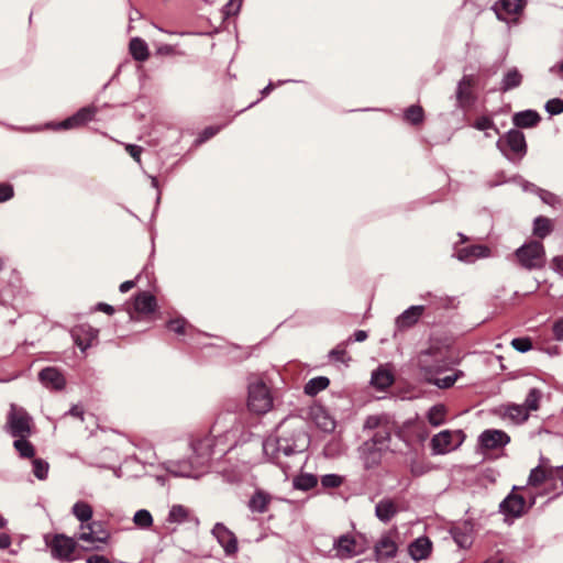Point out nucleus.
Segmentation results:
<instances>
[{
    "label": "nucleus",
    "instance_id": "obj_32",
    "mask_svg": "<svg viewBox=\"0 0 563 563\" xmlns=\"http://www.w3.org/2000/svg\"><path fill=\"white\" fill-rule=\"evenodd\" d=\"M318 478L313 474L302 473L296 476L292 481V485L296 489L299 490H309L317 486Z\"/></svg>",
    "mask_w": 563,
    "mask_h": 563
},
{
    "label": "nucleus",
    "instance_id": "obj_16",
    "mask_svg": "<svg viewBox=\"0 0 563 563\" xmlns=\"http://www.w3.org/2000/svg\"><path fill=\"white\" fill-rule=\"evenodd\" d=\"M41 383L52 389H63L65 386V378L63 374L55 367H45L38 373Z\"/></svg>",
    "mask_w": 563,
    "mask_h": 563
},
{
    "label": "nucleus",
    "instance_id": "obj_41",
    "mask_svg": "<svg viewBox=\"0 0 563 563\" xmlns=\"http://www.w3.org/2000/svg\"><path fill=\"white\" fill-rule=\"evenodd\" d=\"M189 510L181 505H174L168 515V521L181 523L188 519Z\"/></svg>",
    "mask_w": 563,
    "mask_h": 563
},
{
    "label": "nucleus",
    "instance_id": "obj_10",
    "mask_svg": "<svg viewBox=\"0 0 563 563\" xmlns=\"http://www.w3.org/2000/svg\"><path fill=\"white\" fill-rule=\"evenodd\" d=\"M212 533L228 555H232L238 551V539L235 534L223 523H217L212 529Z\"/></svg>",
    "mask_w": 563,
    "mask_h": 563
},
{
    "label": "nucleus",
    "instance_id": "obj_49",
    "mask_svg": "<svg viewBox=\"0 0 563 563\" xmlns=\"http://www.w3.org/2000/svg\"><path fill=\"white\" fill-rule=\"evenodd\" d=\"M511 346L519 352H528L532 349V342L529 338H517L511 341Z\"/></svg>",
    "mask_w": 563,
    "mask_h": 563
},
{
    "label": "nucleus",
    "instance_id": "obj_46",
    "mask_svg": "<svg viewBox=\"0 0 563 563\" xmlns=\"http://www.w3.org/2000/svg\"><path fill=\"white\" fill-rule=\"evenodd\" d=\"M167 328L169 331H173L177 334H186L187 329L190 328V325L187 323V321L185 319L177 318V319L168 321Z\"/></svg>",
    "mask_w": 563,
    "mask_h": 563
},
{
    "label": "nucleus",
    "instance_id": "obj_5",
    "mask_svg": "<svg viewBox=\"0 0 563 563\" xmlns=\"http://www.w3.org/2000/svg\"><path fill=\"white\" fill-rule=\"evenodd\" d=\"M497 145L511 161L520 159L527 153L526 137L523 133L517 129L510 130Z\"/></svg>",
    "mask_w": 563,
    "mask_h": 563
},
{
    "label": "nucleus",
    "instance_id": "obj_21",
    "mask_svg": "<svg viewBox=\"0 0 563 563\" xmlns=\"http://www.w3.org/2000/svg\"><path fill=\"white\" fill-rule=\"evenodd\" d=\"M383 449L384 448L382 446H376L375 443H363L361 450L363 454L364 466L366 468H374L380 464L383 457Z\"/></svg>",
    "mask_w": 563,
    "mask_h": 563
},
{
    "label": "nucleus",
    "instance_id": "obj_23",
    "mask_svg": "<svg viewBox=\"0 0 563 563\" xmlns=\"http://www.w3.org/2000/svg\"><path fill=\"white\" fill-rule=\"evenodd\" d=\"M156 298L148 291H141L134 298V309L139 313H152L156 310Z\"/></svg>",
    "mask_w": 563,
    "mask_h": 563
},
{
    "label": "nucleus",
    "instance_id": "obj_42",
    "mask_svg": "<svg viewBox=\"0 0 563 563\" xmlns=\"http://www.w3.org/2000/svg\"><path fill=\"white\" fill-rule=\"evenodd\" d=\"M133 521L137 527L146 529L152 526L153 517L146 509H141L135 512Z\"/></svg>",
    "mask_w": 563,
    "mask_h": 563
},
{
    "label": "nucleus",
    "instance_id": "obj_44",
    "mask_svg": "<svg viewBox=\"0 0 563 563\" xmlns=\"http://www.w3.org/2000/svg\"><path fill=\"white\" fill-rule=\"evenodd\" d=\"M314 421H316V424L318 426V428H320L324 432H331L335 428L334 420L331 417H329L328 415H325L324 412H322L320 415H316Z\"/></svg>",
    "mask_w": 563,
    "mask_h": 563
},
{
    "label": "nucleus",
    "instance_id": "obj_51",
    "mask_svg": "<svg viewBox=\"0 0 563 563\" xmlns=\"http://www.w3.org/2000/svg\"><path fill=\"white\" fill-rule=\"evenodd\" d=\"M545 109L550 114H560L563 112V100L554 98L545 103Z\"/></svg>",
    "mask_w": 563,
    "mask_h": 563
},
{
    "label": "nucleus",
    "instance_id": "obj_54",
    "mask_svg": "<svg viewBox=\"0 0 563 563\" xmlns=\"http://www.w3.org/2000/svg\"><path fill=\"white\" fill-rule=\"evenodd\" d=\"M330 356L336 361V362H341V363H347L350 361V357H347L346 355V351L345 349L341 347V346H338L335 349H333L331 352H330Z\"/></svg>",
    "mask_w": 563,
    "mask_h": 563
},
{
    "label": "nucleus",
    "instance_id": "obj_33",
    "mask_svg": "<svg viewBox=\"0 0 563 563\" xmlns=\"http://www.w3.org/2000/svg\"><path fill=\"white\" fill-rule=\"evenodd\" d=\"M74 516L81 521V525L88 523V521L92 518V507L85 501H77L73 506Z\"/></svg>",
    "mask_w": 563,
    "mask_h": 563
},
{
    "label": "nucleus",
    "instance_id": "obj_2",
    "mask_svg": "<svg viewBox=\"0 0 563 563\" xmlns=\"http://www.w3.org/2000/svg\"><path fill=\"white\" fill-rule=\"evenodd\" d=\"M308 445L309 438L303 430L302 423L296 419H285L277 427L276 439L266 440L263 444V450L266 455L283 452L288 456L297 451L306 450Z\"/></svg>",
    "mask_w": 563,
    "mask_h": 563
},
{
    "label": "nucleus",
    "instance_id": "obj_28",
    "mask_svg": "<svg viewBox=\"0 0 563 563\" xmlns=\"http://www.w3.org/2000/svg\"><path fill=\"white\" fill-rule=\"evenodd\" d=\"M453 432L450 430L441 431L431 440L432 450L438 454H443L452 446Z\"/></svg>",
    "mask_w": 563,
    "mask_h": 563
},
{
    "label": "nucleus",
    "instance_id": "obj_4",
    "mask_svg": "<svg viewBox=\"0 0 563 563\" xmlns=\"http://www.w3.org/2000/svg\"><path fill=\"white\" fill-rule=\"evenodd\" d=\"M273 406V397L263 382H255L249 386V409L257 415L266 413Z\"/></svg>",
    "mask_w": 563,
    "mask_h": 563
},
{
    "label": "nucleus",
    "instance_id": "obj_14",
    "mask_svg": "<svg viewBox=\"0 0 563 563\" xmlns=\"http://www.w3.org/2000/svg\"><path fill=\"white\" fill-rule=\"evenodd\" d=\"M99 523L96 521L88 522L86 525H81L80 529L81 532L77 536V539L79 541L85 542H99V543H106L110 537V534L104 530H98Z\"/></svg>",
    "mask_w": 563,
    "mask_h": 563
},
{
    "label": "nucleus",
    "instance_id": "obj_1",
    "mask_svg": "<svg viewBox=\"0 0 563 563\" xmlns=\"http://www.w3.org/2000/svg\"><path fill=\"white\" fill-rule=\"evenodd\" d=\"M446 360L448 351L444 347L431 345L418 354L417 366L426 382L446 389L463 375L462 371L450 369Z\"/></svg>",
    "mask_w": 563,
    "mask_h": 563
},
{
    "label": "nucleus",
    "instance_id": "obj_24",
    "mask_svg": "<svg viewBox=\"0 0 563 563\" xmlns=\"http://www.w3.org/2000/svg\"><path fill=\"white\" fill-rule=\"evenodd\" d=\"M397 550V543L389 536H383L375 545L377 560L391 559L396 555Z\"/></svg>",
    "mask_w": 563,
    "mask_h": 563
},
{
    "label": "nucleus",
    "instance_id": "obj_43",
    "mask_svg": "<svg viewBox=\"0 0 563 563\" xmlns=\"http://www.w3.org/2000/svg\"><path fill=\"white\" fill-rule=\"evenodd\" d=\"M390 421L387 416H368L364 423V429L377 430L382 426L388 424Z\"/></svg>",
    "mask_w": 563,
    "mask_h": 563
},
{
    "label": "nucleus",
    "instance_id": "obj_11",
    "mask_svg": "<svg viewBox=\"0 0 563 563\" xmlns=\"http://www.w3.org/2000/svg\"><path fill=\"white\" fill-rule=\"evenodd\" d=\"M71 336L75 344L80 347L81 351H86L91 346L92 342L97 340L98 330L89 324H79L71 330Z\"/></svg>",
    "mask_w": 563,
    "mask_h": 563
},
{
    "label": "nucleus",
    "instance_id": "obj_36",
    "mask_svg": "<svg viewBox=\"0 0 563 563\" xmlns=\"http://www.w3.org/2000/svg\"><path fill=\"white\" fill-rule=\"evenodd\" d=\"M393 383H394V377L388 371L379 368L373 373L372 384L375 387H377L379 389H385V388L389 387Z\"/></svg>",
    "mask_w": 563,
    "mask_h": 563
},
{
    "label": "nucleus",
    "instance_id": "obj_27",
    "mask_svg": "<svg viewBox=\"0 0 563 563\" xmlns=\"http://www.w3.org/2000/svg\"><path fill=\"white\" fill-rule=\"evenodd\" d=\"M512 121L517 128H532L541 121V117L537 111L526 110L516 113Z\"/></svg>",
    "mask_w": 563,
    "mask_h": 563
},
{
    "label": "nucleus",
    "instance_id": "obj_7",
    "mask_svg": "<svg viewBox=\"0 0 563 563\" xmlns=\"http://www.w3.org/2000/svg\"><path fill=\"white\" fill-rule=\"evenodd\" d=\"M7 428L14 438H27L31 434V418L23 409L12 407L7 418Z\"/></svg>",
    "mask_w": 563,
    "mask_h": 563
},
{
    "label": "nucleus",
    "instance_id": "obj_63",
    "mask_svg": "<svg viewBox=\"0 0 563 563\" xmlns=\"http://www.w3.org/2000/svg\"><path fill=\"white\" fill-rule=\"evenodd\" d=\"M135 286V283L133 280H126V282H123L121 285H120V291L121 292H128L129 290H131L133 287Z\"/></svg>",
    "mask_w": 563,
    "mask_h": 563
},
{
    "label": "nucleus",
    "instance_id": "obj_61",
    "mask_svg": "<svg viewBox=\"0 0 563 563\" xmlns=\"http://www.w3.org/2000/svg\"><path fill=\"white\" fill-rule=\"evenodd\" d=\"M68 413L77 419L84 420V410L79 406H73Z\"/></svg>",
    "mask_w": 563,
    "mask_h": 563
},
{
    "label": "nucleus",
    "instance_id": "obj_53",
    "mask_svg": "<svg viewBox=\"0 0 563 563\" xmlns=\"http://www.w3.org/2000/svg\"><path fill=\"white\" fill-rule=\"evenodd\" d=\"M14 195L13 187L10 184H0V203L11 199Z\"/></svg>",
    "mask_w": 563,
    "mask_h": 563
},
{
    "label": "nucleus",
    "instance_id": "obj_55",
    "mask_svg": "<svg viewBox=\"0 0 563 563\" xmlns=\"http://www.w3.org/2000/svg\"><path fill=\"white\" fill-rule=\"evenodd\" d=\"M241 5H242V0H230L224 8V14L227 16L236 14L239 12Z\"/></svg>",
    "mask_w": 563,
    "mask_h": 563
},
{
    "label": "nucleus",
    "instance_id": "obj_13",
    "mask_svg": "<svg viewBox=\"0 0 563 563\" xmlns=\"http://www.w3.org/2000/svg\"><path fill=\"white\" fill-rule=\"evenodd\" d=\"M481 444L484 449L495 450L505 446L509 441V435L501 430H485L481 437Z\"/></svg>",
    "mask_w": 563,
    "mask_h": 563
},
{
    "label": "nucleus",
    "instance_id": "obj_60",
    "mask_svg": "<svg viewBox=\"0 0 563 563\" xmlns=\"http://www.w3.org/2000/svg\"><path fill=\"white\" fill-rule=\"evenodd\" d=\"M87 563H111V562L102 555L95 554V555H90L87 559Z\"/></svg>",
    "mask_w": 563,
    "mask_h": 563
},
{
    "label": "nucleus",
    "instance_id": "obj_26",
    "mask_svg": "<svg viewBox=\"0 0 563 563\" xmlns=\"http://www.w3.org/2000/svg\"><path fill=\"white\" fill-rule=\"evenodd\" d=\"M397 505L390 498H384L379 503L376 504L375 515L376 517L383 521L388 522L391 518L397 514Z\"/></svg>",
    "mask_w": 563,
    "mask_h": 563
},
{
    "label": "nucleus",
    "instance_id": "obj_3",
    "mask_svg": "<svg viewBox=\"0 0 563 563\" xmlns=\"http://www.w3.org/2000/svg\"><path fill=\"white\" fill-rule=\"evenodd\" d=\"M519 264L528 269H540L545 264V251L540 241H530L523 244L515 253Z\"/></svg>",
    "mask_w": 563,
    "mask_h": 563
},
{
    "label": "nucleus",
    "instance_id": "obj_59",
    "mask_svg": "<svg viewBox=\"0 0 563 563\" xmlns=\"http://www.w3.org/2000/svg\"><path fill=\"white\" fill-rule=\"evenodd\" d=\"M551 267L559 273H563V257L555 256L551 262Z\"/></svg>",
    "mask_w": 563,
    "mask_h": 563
},
{
    "label": "nucleus",
    "instance_id": "obj_20",
    "mask_svg": "<svg viewBox=\"0 0 563 563\" xmlns=\"http://www.w3.org/2000/svg\"><path fill=\"white\" fill-rule=\"evenodd\" d=\"M454 541L460 548L466 549L471 547L473 542V525L468 521H464L459 526H455L451 530Z\"/></svg>",
    "mask_w": 563,
    "mask_h": 563
},
{
    "label": "nucleus",
    "instance_id": "obj_25",
    "mask_svg": "<svg viewBox=\"0 0 563 563\" xmlns=\"http://www.w3.org/2000/svg\"><path fill=\"white\" fill-rule=\"evenodd\" d=\"M271 501H272L271 494L266 493L263 489H256L249 501V508L253 512L263 514L268 510V506H269Z\"/></svg>",
    "mask_w": 563,
    "mask_h": 563
},
{
    "label": "nucleus",
    "instance_id": "obj_52",
    "mask_svg": "<svg viewBox=\"0 0 563 563\" xmlns=\"http://www.w3.org/2000/svg\"><path fill=\"white\" fill-rule=\"evenodd\" d=\"M473 126L479 131L495 129L496 132H498V130L495 128L493 120L488 117H481L476 119L475 122L473 123Z\"/></svg>",
    "mask_w": 563,
    "mask_h": 563
},
{
    "label": "nucleus",
    "instance_id": "obj_45",
    "mask_svg": "<svg viewBox=\"0 0 563 563\" xmlns=\"http://www.w3.org/2000/svg\"><path fill=\"white\" fill-rule=\"evenodd\" d=\"M49 470V464L42 459L33 460V473L34 475L43 481L46 479Z\"/></svg>",
    "mask_w": 563,
    "mask_h": 563
},
{
    "label": "nucleus",
    "instance_id": "obj_29",
    "mask_svg": "<svg viewBox=\"0 0 563 563\" xmlns=\"http://www.w3.org/2000/svg\"><path fill=\"white\" fill-rule=\"evenodd\" d=\"M356 547L357 543L355 539L350 536H342L335 542V548L341 558H350L360 553V550H357Z\"/></svg>",
    "mask_w": 563,
    "mask_h": 563
},
{
    "label": "nucleus",
    "instance_id": "obj_9",
    "mask_svg": "<svg viewBox=\"0 0 563 563\" xmlns=\"http://www.w3.org/2000/svg\"><path fill=\"white\" fill-rule=\"evenodd\" d=\"M97 111H98V109L95 106L84 107V108L79 109L71 117L59 122L56 125V129L57 130H70V129L81 128L95 118Z\"/></svg>",
    "mask_w": 563,
    "mask_h": 563
},
{
    "label": "nucleus",
    "instance_id": "obj_39",
    "mask_svg": "<svg viewBox=\"0 0 563 563\" xmlns=\"http://www.w3.org/2000/svg\"><path fill=\"white\" fill-rule=\"evenodd\" d=\"M552 231V223L548 218L538 217L534 220L533 234L539 239L545 238Z\"/></svg>",
    "mask_w": 563,
    "mask_h": 563
},
{
    "label": "nucleus",
    "instance_id": "obj_47",
    "mask_svg": "<svg viewBox=\"0 0 563 563\" xmlns=\"http://www.w3.org/2000/svg\"><path fill=\"white\" fill-rule=\"evenodd\" d=\"M509 417L517 422L526 421L529 417V411L525 406H512L508 410Z\"/></svg>",
    "mask_w": 563,
    "mask_h": 563
},
{
    "label": "nucleus",
    "instance_id": "obj_40",
    "mask_svg": "<svg viewBox=\"0 0 563 563\" xmlns=\"http://www.w3.org/2000/svg\"><path fill=\"white\" fill-rule=\"evenodd\" d=\"M14 449L20 453L22 457L31 459L35 454V449L26 438H16L13 442Z\"/></svg>",
    "mask_w": 563,
    "mask_h": 563
},
{
    "label": "nucleus",
    "instance_id": "obj_8",
    "mask_svg": "<svg viewBox=\"0 0 563 563\" xmlns=\"http://www.w3.org/2000/svg\"><path fill=\"white\" fill-rule=\"evenodd\" d=\"M476 85L477 78L474 75H464L459 81L456 101L461 109L466 110L474 104L476 100L474 88Z\"/></svg>",
    "mask_w": 563,
    "mask_h": 563
},
{
    "label": "nucleus",
    "instance_id": "obj_64",
    "mask_svg": "<svg viewBox=\"0 0 563 563\" xmlns=\"http://www.w3.org/2000/svg\"><path fill=\"white\" fill-rule=\"evenodd\" d=\"M98 310L106 312L108 314H112L114 312V308L108 303L100 302L98 305Z\"/></svg>",
    "mask_w": 563,
    "mask_h": 563
},
{
    "label": "nucleus",
    "instance_id": "obj_34",
    "mask_svg": "<svg viewBox=\"0 0 563 563\" xmlns=\"http://www.w3.org/2000/svg\"><path fill=\"white\" fill-rule=\"evenodd\" d=\"M393 429H394V426H393L391 422H389L388 424H385V427L382 426L379 429H377V431L375 432L373 438L369 441H366V442L367 443H375L376 446L384 448L385 444L390 439V434H391Z\"/></svg>",
    "mask_w": 563,
    "mask_h": 563
},
{
    "label": "nucleus",
    "instance_id": "obj_38",
    "mask_svg": "<svg viewBox=\"0 0 563 563\" xmlns=\"http://www.w3.org/2000/svg\"><path fill=\"white\" fill-rule=\"evenodd\" d=\"M405 119L407 122H409L413 125L421 124L424 120L423 108L421 106H417V104L410 106L405 111Z\"/></svg>",
    "mask_w": 563,
    "mask_h": 563
},
{
    "label": "nucleus",
    "instance_id": "obj_17",
    "mask_svg": "<svg viewBox=\"0 0 563 563\" xmlns=\"http://www.w3.org/2000/svg\"><path fill=\"white\" fill-rule=\"evenodd\" d=\"M523 8V0H499L494 9L499 20L508 21L511 15L518 14Z\"/></svg>",
    "mask_w": 563,
    "mask_h": 563
},
{
    "label": "nucleus",
    "instance_id": "obj_22",
    "mask_svg": "<svg viewBox=\"0 0 563 563\" xmlns=\"http://www.w3.org/2000/svg\"><path fill=\"white\" fill-rule=\"evenodd\" d=\"M432 551V542L428 537H420L409 545V554L415 561L429 558Z\"/></svg>",
    "mask_w": 563,
    "mask_h": 563
},
{
    "label": "nucleus",
    "instance_id": "obj_62",
    "mask_svg": "<svg viewBox=\"0 0 563 563\" xmlns=\"http://www.w3.org/2000/svg\"><path fill=\"white\" fill-rule=\"evenodd\" d=\"M11 544V539L8 534L2 533L0 534V549H7Z\"/></svg>",
    "mask_w": 563,
    "mask_h": 563
},
{
    "label": "nucleus",
    "instance_id": "obj_19",
    "mask_svg": "<svg viewBox=\"0 0 563 563\" xmlns=\"http://www.w3.org/2000/svg\"><path fill=\"white\" fill-rule=\"evenodd\" d=\"M501 511L506 515L519 517L523 514L526 508V499L518 494L511 493L501 504Z\"/></svg>",
    "mask_w": 563,
    "mask_h": 563
},
{
    "label": "nucleus",
    "instance_id": "obj_58",
    "mask_svg": "<svg viewBox=\"0 0 563 563\" xmlns=\"http://www.w3.org/2000/svg\"><path fill=\"white\" fill-rule=\"evenodd\" d=\"M219 132V128L209 126L206 128L201 134V141H207L213 137Z\"/></svg>",
    "mask_w": 563,
    "mask_h": 563
},
{
    "label": "nucleus",
    "instance_id": "obj_18",
    "mask_svg": "<svg viewBox=\"0 0 563 563\" xmlns=\"http://www.w3.org/2000/svg\"><path fill=\"white\" fill-rule=\"evenodd\" d=\"M558 468H547L542 465L537 466L530 472L528 483L530 486L539 487L550 481L560 479L556 475Z\"/></svg>",
    "mask_w": 563,
    "mask_h": 563
},
{
    "label": "nucleus",
    "instance_id": "obj_56",
    "mask_svg": "<svg viewBox=\"0 0 563 563\" xmlns=\"http://www.w3.org/2000/svg\"><path fill=\"white\" fill-rule=\"evenodd\" d=\"M126 152L136 161H141L142 147L139 145L129 144L125 147Z\"/></svg>",
    "mask_w": 563,
    "mask_h": 563
},
{
    "label": "nucleus",
    "instance_id": "obj_50",
    "mask_svg": "<svg viewBox=\"0 0 563 563\" xmlns=\"http://www.w3.org/2000/svg\"><path fill=\"white\" fill-rule=\"evenodd\" d=\"M540 393L537 389H531L527 396L525 407L527 410H537Z\"/></svg>",
    "mask_w": 563,
    "mask_h": 563
},
{
    "label": "nucleus",
    "instance_id": "obj_12",
    "mask_svg": "<svg viewBox=\"0 0 563 563\" xmlns=\"http://www.w3.org/2000/svg\"><path fill=\"white\" fill-rule=\"evenodd\" d=\"M213 445L214 440L210 435H206L201 439L194 441L191 443L192 451L195 454V461L192 463L197 464L198 466L205 465L212 454Z\"/></svg>",
    "mask_w": 563,
    "mask_h": 563
},
{
    "label": "nucleus",
    "instance_id": "obj_6",
    "mask_svg": "<svg viewBox=\"0 0 563 563\" xmlns=\"http://www.w3.org/2000/svg\"><path fill=\"white\" fill-rule=\"evenodd\" d=\"M46 544L51 549V553L53 558L64 561L70 562L74 560V552L77 548V543L74 538L67 537L63 533H57L48 539L46 537Z\"/></svg>",
    "mask_w": 563,
    "mask_h": 563
},
{
    "label": "nucleus",
    "instance_id": "obj_35",
    "mask_svg": "<svg viewBox=\"0 0 563 563\" xmlns=\"http://www.w3.org/2000/svg\"><path fill=\"white\" fill-rule=\"evenodd\" d=\"M330 384L328 377L318 376L310 379L305 386V393L309 396H316L321 390H324Z\"/></svg>",
    "mask_w": 563,
    "mask_h": 563
},
{
    "label": "nucleus",
    "instance_id": "obj_15",
    "mask_svg": "<svg viewBox=\"0 0 563 563\" xmlns=\"http://www.w3.org/2000/svg\"><path fill=\"white\" fill-rule=\"evenodd\" d=\"M424 306H411L405 310L397 319L396 327L398 330H406L413 327L422 317Z\"/></svg>",
    "mask_w": 563,
    "mask_h": 563
},
{
    "label": "nucleus",
    "instance_id": "obj_57",
    "mask_svg": "<svg viewBox=\"0 0 563 563\" xmlns=\"http://www.w3.org/2000/svg\"><path fill=\"white\" fill-rule=\"evenodd\" d=\"M553 333L556 340L563 341V320L554 323Z\"/></svg>",
    "mask_w": 563,
    "mask_h": 563
},
{
    "label": "nucleus",
    "instance_id": "obj_48",
    "mask_svg": "<svg viewBox=\"0 0 563 563\" xmlns=\"http://www.w3.org/2000/svg\"><path fill=\"white\" fill-rule=\"evenodd\" d=\"M343 478L335 474H328L321 477V485L324 488H336L341 486Z\"/></svg>",
    "mask_w": 563,
    "mask_h": 563
},
{
    "label": "nucleus",
    "instance_id": "obj_37",
    "mask_svg": "<svg viewBox=\"0 0 563 563\" xmlns=\"http://www.w3.org/2000/svg\"><path fill=\"white\" fill-rule=\"evenodd\" d=\"M446 408L443 405H435L428 411V421L431 426L438 427L445 420Z\"/></svg>",
    "mask_w": 563,
    "mask_h": 563
},
{
    "label": "nucleus",
    "instance_id": "obj_30",
    "mask_svg": "<svg viewBox=\"0 0 563 563\" xmlns=\"http://www.w3.org/2000/svg\"><path fill=\"white\" fill-rule=\"evenodd\" d=\"M129 49L133 58L139 62H144L150 56L147 44L140 37L130 41Z\"/></svg>",
    "mask_w": 563,
    "mask_h": 563
},
{
    "label": "nucleus",
    "instance_id": "obj_31",
    "mask_svg": "<svg viewBox=\"0 0 563 563\" xmlns=\"http://www.w3.org/2000/svg\"><path fill=\"white\" fill-rule=\"evenodd\" d=\"M521 82L522 75L519 73L517 68H512L508 70L507 74L505 75L500 90L503 92H506L508 90L519 87Z\"/></svg>",
    "mask_w": 563,
    "mask_h": 563
}]
</instances>
